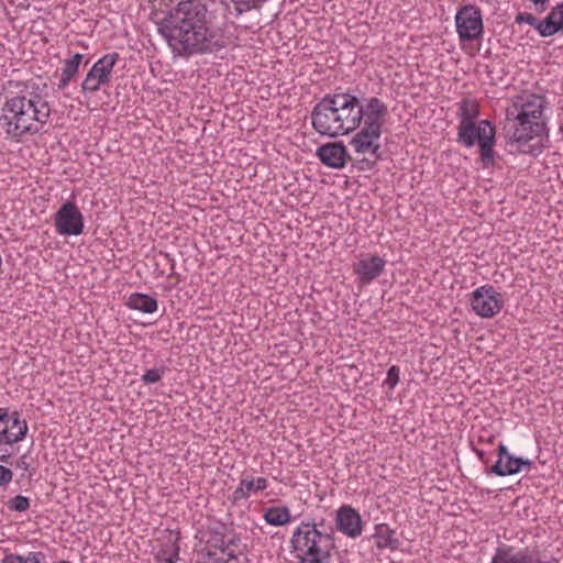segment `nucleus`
<instances>
[{"label": "nucleus", "instance_id": "c85d7f7f", "mask_svg": "<svg viewBox=\"0 0 563 563\" xmlns=\"http://www.w3.org/2000/svg\"><path fill=\"white\" fill-rule=\"evenodd\" d=\"M30 499L25 496L18 495L8 501V508L12 511L23 512L30 508Z\"/></svg>", "mask_w": 563, "mask_h": 563}, {"label": "nucleus", "instance_id": "4be33fe9", "mask_svg": "<svg viewBox=\"0 0 563 563\" xmlns=\"http://www.w3.org/2000/svg\"><path fill=\"white\" fill-rule=\"evenodd\" d=\"M373 537L379 549L390 548L395 550L399 547V540L395 538V531L386 523L377 525Z\"/></svg>", "mask_w": 563, "mask_h": 563}, {"label": "nucleus", "instance_id": "2f4dec72", "mask_svg": "<svg viewBox=\"0 0 563 563\" xmlns=\"http://www.w3.org/2000/svg\"><path fill=\"white\" fill-rule=\"evenodd\" d=\"M399 382V368L396 365H393L387 372V378L385 384L390 388H394Z\"/></svg>", "mask_w": 563, "mask_h": 563}, {"label": "nucleus", "instance_id": "c9c22d12", "mask_svg": "<svg viewBox=\"0 0 563 563\" xmlns=\"http://www.w3.org/2000/svg\"><path fill=\"white\" fill-rule=\"evenodd\" d=\"M0 563H26L24 556L15 553H5Z\"/></svg>", "mask_w": 563, "mask_h": 563}, {"label": "nucleus", "instance_id": "0eeeda50", "mask_svg": "<svg viewBox=\"0 0 563 563\" xmlns=\"http://www.w3.org/2000/svg\"><path fill=\"white\" fill-rule=\"evenodd\" d=\"M331 98L345 135L360 128L364 114L360 99L349 92L331 93Z\"/></svg>", "mask_w": 563, "mask_h": 563}, {"label": "nucleus", "instance_id": "7c9ffc66", "mask_svg": "<svg viewBox=\"0 0 563 563\" xmlns=\"http://www.w3.org/2000/svg\"><path fill=\"white\" fill-rule=\"evenodd\" d=\"M539 19L528 12H520L516 15L515 22L518 24L527 23L537 30Z\"/></svg>", "mask_w": 563, "mask_h": 563}, {"label": "nucleus", "instance_id": "f257e3e1", "mask_svg": "<svg viewBox=\"0 0 563 563\" xmlns=\"http://www.w3.org/2000/svg\"><path fill=\"white\" fill-rule=\"evenodd\" d=\"M158 32L174 56L218 54L230 44L225 31L203 0H181L158 22Z\"/></svg>", "mask_w": 563, "mask_h": 563}, {"label": "nucleus", "instance_id": "f8f14e48", "mask_svg": "<svg viewBox=\"0 0 563 563\" xmlns=\"http://www.w3.org/2000/svg\"><path fill=\"white\" fill-rule=\"evenodd\" d=\"M27 422L21 415L8 408H0V445L21 442L27 434Z\"/></svg>", "mask_w": 563, "mask_h": 563}, {"label": "nucleus", "instance_id": "bb28decb", "mask_svg": "<svg viewBox=\"0 0 563 563\" xmlns=\"http://www.w3.org/2000/svg\"><path fill=\"white\" fill-rule=\"evenodd\" d=\"M238 15L251 10L260 9L268 0H230Z\"/></svg>", "mask_w": 563, "mask_h": 563}, {"label": "nucleus", "instance_id": "9d476101", "mask_svg": "<svg viewBox=\"0 0 563 563\" xmlns=\"http://www.w3.org/2000/svg\"><path fill=\"white\" fill-rule=\"evenodd\" d=\"M54 225L60 235L77 236L84 232V216L74 201H66L55 213Z\"/></svg>", "mask_w": 563, "mask_h": 563}, {"label": "nucleus", "instance_id": "58836bf2", "mask_svg": "<svg viewBox=\"0 0 563 563\" xmlns=\"http://www.w3.org/2000/svg\"><path fill=\"white\" fill-rule=\"evenodd\" d=\"M29 459L30 456L27 454H23L18 461V466L23 468L24 471H29V468L31 467Z\"/></svg>", "mask_w": 563, "mask_h": 563}, {"label": "nucleus", "instance_id": "c03bdc74", "mask_svg": "<svg viewBox=\"0 0 563 563\" xmlns=\"http://www.w3.org/2000/svg\"><path fill=\"white\" fill-rule=\"evenodd\" d=\"M477 455L478 457L484 461V452L483 451H477Z\"/></svg>", "mask_w": 563, "mask_h": 563}, {"label": "nucleus", "instance_id": "412c9836", "mask_svg": "<svg viewBox=\"0 0 563 563\" xmlns=\"http://www.w3.org/2000/svg\"><path fill=\"white\" fill-rule=\"evenodd\" d=\"M126 306L143 313H153L157 310V300L150 295L135 292L130 295Z\"/></svg>", "mask_w": 563, "mask_h": 563}, {"label": "nucleus", "instance_id": "7ed1b4c3", "mask_svg": "<svg viewBox=\"0 0 563 563\" xmlns=\"http://www.w3.org/2000/svg\"><path fill=\"white\" fill-rule=\"evenodd\" d=\"M547 99L540 95L517 98L507 109V118L514 117L515 124L509 140L515 143H527L534 137L548 135L544 108Z\"/></svg>", "mask_w": 563, "mask_h": 563}, {"label": "nucleus", "instance_id": "a211bd4d", "mask_svg": "<svg viewBox=\"0 0 563 563\" xmlns=\"http://www.w3.org/2000/svg\"><path fill=\"white\" fill-rule=\"evenodd\" d=\"M532 463L531 460L509 455L505 464H500V461H496L494 465L486 470V474H494L501 477L509 476L521 472L523 467H530Z\"/></svg>", "mask_w": 563, "mask_h": 563}, {"label": "nucleus", "instance_id": "a19ab883", "mask_svg": "<svg viewBox=\"0 0 563 563\" xmlns=\"http://www.w3.org/2000/svg\"><path fill=\"white\" fill-rule=\"evenodd\" d=\"M539 12H543L547 9L549 0H530Z\"/></svg>", "mask_w": 563, "mask_h": 563}, {"label": "nucleus", "instance_id": "ea45409f", "mask_svg": "<svg viewBox=\"0 0 563 563\" xmlns=\"http://www.w3.org/2000/svg\"><path fill=\"white\" fill-rule=\"evenodd\" d=\"M207 555L210 563H229L231 561L229 558L227 560L224 558H214V553H212L210 550L208 551Z\"/></svg>", "mask_w": 563, "mask_h": 563}, {"label": "nucleus", "instance_id": "39448f33", "mask_svg": "<svg viewBox=\"0 0 563 563\" xmlns=\"http://www.w3.org/2000/svg\"><path fill=\"white\" fill-rule=\"evenodd\" d=\"M495 125L488 120L460 123L457 126V141L466 147H472L475 143L479 146L481 161L484 167H490L495 163Z\"/></svg>", "mask_w": 563, "mask_h": 563}, {"label": "nucleus", "instance_id": "1a4fd4ad", "mask_svg": "<svg viewBox=\"0 0 563 563\" xmlns=\"http://www.w3.org/2000/svg\"><path fill=\"white\" fill-rule=\"evenodd\" d=\"M119 59L118 53H110L99 58L90 68L81 82V92L87 96L88 93L97 92L102 86L110 81L113 67Z\"/></svg>", "mask_w": 563, "mask_h": 563}, {"label": "nucleus", "instance_id": "ddd939ff", "mask_svg": "<svg viewBox=\"0 0 563 563\" xmlns=\"http://www.w3.org/2000/svg\"><path fill=\"white\" fill-rule=\"evenodd\" d=\"M490 563H555V562L542 560L539 552L530 550L528 548L517 550L511 545L503 544L496 549Z\"/></svg>", "mask_w": 563, "mask_h": 563}, {"label": "nucleus", "instance_id": "aec40b11", "mask_svg": "<svg viewBox=\"0 0 563 563\" xmlns=\"http://www.w3.org/2000/svg\"><path fill=\"white\" fill-rule=\"evenodd\" d=\"M82 57V54L76 53L64 60L60 79L57 85L58 90H64L70 80L78 74Z\"/></svg>", "mask_w": 563, "mask_h": 563}, {"label": "nucleus", "instance_id": "6ab92c4d", "mask_svg": "<svg viewBox=\"0 0 563 563\" xmlns=\"http://www.w3.org/2000/svg\"><path fill=\"white\" fill-rule=\"evenodd\" d=\"M380 137V133L366 132V129H361L351 140L350 144L354 147L355 152L365 154L371 152L376 155L379 150V144H375Z\"/></svg>", "mask_w": 563, "mask_h": 563}, {"label": "nucleus", "instance_id": "f704fd0d", "mask_svg": "<svg viewBox=\"0 0 563 563\" xmlns=\"http://www.w3.org/2000/svg\"><path fill=\"white\" fill-rule=\"evenodd\" d=\"M26 563H45V555L43 552H30L26 558H24Z\"/></svg>", "mask_w": 563, "mask_h": 563}, {"label": "nucleus", "instance_id": "b1692460", "mask_svg": "<svg viewBox=\"0 0 563 563\" xmlns=\"http://www.w3.org/2000/svg\"><path fill=\"white\" fill-rule=\"evenodd\" d=\"M264 519L268 525L279 527L290 520V512L287 507H271L265 511Z\"/></svg>", "mask_w": 563, "mask_h": 563}, {"label": "nucleus", "instance_id": "393cba45", "mask_svg": "<svg viewBox=\"0 0 563 563\" xmlns=\"http://www.w3.org/2000/svg\"><path fill=\"white\" fill-rule=\"evenodd\" d=\"M479 109L478 103L474 100L465 99L461 102L460 109L457 112V117L460 118V123L474 122V120L478 117Z\"/></svg>", "mask_w": 563, "mask_h": 563}, {"label": "nucleus", "instance_id": "e433bc0d", "mask_svg": "<svg viewBox=\"0 0 563 563\" xmlns=\"http://www.w3.org/2000/svg\"><path fill=\"white\" fill-rule=\"evenodd\" d=\"M498 460L497 461H500V464H505L504 461H508V456L511 455L509 452H508V449L505 444L500 443L498 445Z\"/></svg>", "mask_w": 563, "mask_h": 563}, {"label": "nucleus", "instance_id": "79ce46f5", "mask_svg": "<svg viewBox=\"0 0 563 563\" xmlns=\"http://www.w3.org/2000/svg\"><path fill=\"white\" fill-rule=\"evenodd\" d=\"M239 542H240V538L235 537V536L233 538H231L230 540H228L225 542V545H228V551H231L230 547H236Z\"/></svg>", "mask_w": 563, "mask_h": 563}, {"label": "nucleus", "instance_id": "dca6fc26", "mask_svg": "<svg viewBox=\"0 0 563 563\" xmlns=\"http://www.w3.org/2000/svg\"><path fill=\"white\" fill-rule=\"evenodd\" d=\"M316 154L322 164L334 169L343 168L350 159L346 147L342 142L321 145Z\"/></svg>", "mask_w": 563, "mask_h": 563}, {"label": "nucleus", "instance_id": "f03ea898", "mask_svg": "<svg viewBox=\"0 0 563 563\" xmlns=\"http://www.w3.org/2000/svg\"><path fill=\"white\" fill-rule=\"evenodd\" d=\"M16 91H10L1 108L0 130L7 140L22 141L26 135L40 133L46 125L52 107L46 84L18 81Z\"/></svg>", "mask_w": 563, "mask_h": 563}, {"label": "nucleus", "instance_id": "a18cd8bd", "mask_svg": "<svg viewBox=\"0 0 563 563\" xmlns=\"http://www.w3.org/2000/svg\"><path fill=\"white\" fill-rule=\"evenodd\" d=\"M203 563H210L209 560L207 562H203Z\"/></svg>", "mask_w": 563, "mask_h": 563}, {"label": "nucleus", "instance_id": "20e7f679", "mask_svg": "<svg viewBox=\"0 0 563 563\" xmlns=\"http://www.w3.org/2000/svg\"><path fill=\"white\" fill-rule=\"evenodd\" d=\"M323 527V520L301 522L292 532L290 543L298 563H330L331 552L335 548L334 531Z\"/></svg>", "mask_w": 563, "mask_h": 563}, {"label": "nucleus", "instance_id": "4468645a", "mask_svg": "<svg viewBox=\"0 0 563 563\" xmlns=\"http://www.w3.org/2000/svg\"><path fill=\"white\" fill-rule=\"evenodd\" d=\"M362 112L364 119V126L366 132H377L382 134V128L385 117L388 113L387 106L377 97L367 99L366 104L362 103Z\"/></svg>", "mask_w": 563, "mask_h": 563}, {"label": "nucleus", "instance_id": "72a5a7b5", "mask_svg": "<svg viewBox=\"0 0 563 563\" xmlns=\"http://www.w3.org/2000/svg\"><path fill=\"white\" fill-rule=\"evenodd\" d=\"M549 15L553 16L555 23H560L561 21H563V1L553 7Z\"/></svg>", "mask_w": 563, "mask_h": 563}, {"label": "nucleus", "instance_id": "2eb2a0df", "mask_svg": "<svg viewBox=\"0 0 563 563\" xmlns=\"http://www.w3.org/2000/svg\"><path fill=\"white\" fill-rule=\"evenodd\" d=\"M335 523L338 530L350 538L362 533L363 521L360 514L351 506L343 505L336 511Z\"/></svg>", "mask_w": 563, "mask_h": 563}, {"label": "nucleus", "instance_id": "423d86ee", "mask_svg": "<svg viewBox=\"0 0 563 563\" xmlns=\"http://www.w3.org/2000/svg\"><path fill=\"white\" fill-rule=\"evenodd\" d=\"M331 93L325 95L311 111V123L316 132L329 137L345 135L335 113Z\"/></svg>", "mask_w": 563, "mask_h": 563}, {"label": "nucleus", "instance_id": "37998d69", "mask_svg": "<svg viewBox=\"0 0 563 563\" xmlns=\"http://www.w3.org/2000/svg\"><path fill=\"white\" fill-rule=\"evenodd\" d=\"M9 459H10V455H1L0 456L1 462H8Z\"/></svg>", "mask_w": 563, "mask_h": 563}, {"label": "nucleus", "instance_id": "6e6552de", "mask_svg": "<svg viewBox=\"0 0 563 563\" xmlns=\"http://www.w3.org/2000/svg\"><path fill=\"white\" fill-rule=\"evenodd\" d=\"M455 26L461 42L482 38L484 24L481 9L474 4L460 8L455 14Z\"/></svg>", "mask_w": 563, "mask_h": 563}, {"label": "nucleus", "instance_id": "5701e85b", "mask_svg": "<svg viewBox=\"0 0 563 563\" xmlns=\"http://www.w3.org/2000/svg\"><path fill=\"white\" fill-rule=\"evenodd\" d=\"M267 488V481L264 477L256 479H242L241 485L233 492L234 501L247 498L251 490L262 492Z\"/></svg>", "mask_w": 563, "mask_h": 563}, {"label": "nucleus", "instance_id": "c756f323", "mask_svg": "<svg viewBox=\"0 0 563 563\" xmlns=\"http://www.w3.org/2000/svg\"><path fill=\"white\" fill-rule=\"evenodd\" d=\"M165 374V367L152 368L146 371L142 376L144 384H155L159 382Z\"/></svg>", "mask_w": 563, "mask_h": 563}, {"label": "nucleus", "instance_id": "cd10ccee", "mask_svg": "<svg viewBox=\"0 0 563 563\" xmlns=\"http://www.w3.org/2000/svg\"><path fill=\"white\" fill-rule=\"evenodd\" d=\"M224 536L221 533H214L211 539L208 541L209 547L219 549L223 555H227L230 560H236V555L234 551H228V545H225Z\"/></svg>", "mask_w": 563, "mask_h": 563}, {"label": "nucleus", "instance_id": "4c0bfd02", "mask_svg": "<svg viewBox=\"0 0 563 563\" xmlns=\"http://www.w3.org/2000/svg\"><path fill=\"white\" fill-rule=\"evenodd\" d=\"M179 547L175 543L172 545L170 554L165 559V563H176L178 560Z\"/></svg>", "mask_w": 563, "mask_h": 563}, {"label": "nucleus", "instance_id": "9b49d317", "mask_svg": "<svg viewBox=\"0 0 563 563\" xmlns=\"http://www.w3.org/2000/svg\"><path fill=\"white\" fill-rule=\"evenodd\" d=\"M503 296L490 285L476 288L471 296L473 311L482 318H492L503 307Z\"/></svg>", "mask_w": 563, "mask_h": 563}, {"label": "nucleus", "instance_id": "a878e982", "mask_svg": "<svg viewBox=\"0 0 563 563\" xmlns=\"http://www.w3.org/2000/svg\"><path fill=\"white\" fill-rule=\"evenodd\" d=\"M563 30V21L555 23L549 14L544 20H539L537 31L542 37H550Z\"/></svg>", "mask_w": 563, "mask_h": 563}, {"label": "nucleus", "instance_id": "473e14b6", "mask_svg": "<svg viewBox=\"0 0 563 563\" xmlns=\"http://www.w3.org/2000/svg\"><path fill=\"white\" fill-rule=\"evenodd\" d=\"M13 479V472L3 465H0V486H7Z\"/></svg>", "mask_w": 563, "mask_h": 563}, {"label": "nucleus", "instance_id": "f3484780", "mask_svg": "<svg viewBox=\"0 0 563 563\" xmlns=\"http://www.w3.org/2000/svg\"><path fill=\"white\" fill-rule=\"evenodd\" d=\"M386 261L378 255L360 260L353 266L354 273L361 285H368L375 280L384 271Z\"/></svg>", "mask_w": 563, "mask_h": 563}]
</instances>
